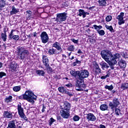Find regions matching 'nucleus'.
<instances>
[{"label":"nucleus","instance_id":"6e6552de","mask_svg":"<svg viewBox=\"0 0 128 128\" xmlns=\"http://www.w3.org/2000/svg\"><path fill=\"white\" fill-rule=\"evenodd\" d=\"M41 40L43 44H46L48 42V35L46 32H42L40 36Z\"/></svg>","mask_w":128,"mask_h":128},{"label":"nucleus","instance_id":"9d476101","mask_svg":"<svg viewBox=\"0 0 128 128\" xmlns=\"http://www.w3.org/2000/svg\"><path fill=\"white\" fill-rule=\"evenodd\" d=\"M70 104L68 102H64L62 106H60V109L64 110H68L70 112Z\"/></svg>","mask_w":128,"mask_h":128},{"label":"nucleus","instance_id":"1a4fd4ad","mask_svg":"<svg viewBox=\"0 0 128 128\" xmlns=\"http://www.w3.org/2000/svg\"><path fill=\"white\" fill-rule=\"evenodd\" d=\"M60 114L63 118H68L70 116V111L61 109L60 110Z\"/></svg>","mask_w":128,"mask_h":128},{"label":"nucleus","instance_id":"9b49d317","mask_svg":"<svg viewBox=\"0 0 128 128\" xmlns=\"http://www.w3.org/2000/svg\"><path fill=\"white\" fill-rule=\"evenodd\" d=\"M124 13L120 12V14L116 17L117 20H119L118 24L120 26H122V24H124Z\"/></svg>","mask_w":128,"mask_h":128},{"label":"nucleus","instance_id":"5701e85b","mask_svg":"<svg viewBox=\"0 0 128 128\" xmlns=\"http://www.w3.org/2000/svg\"><path fill=\"white\" fill-rule=\"evenodd\" d=\"M46 68L48 74H50L52 75L55 73L54 70H52V67H50V65L48 66H46Z\"/></svg>","mask_w":128,"mask_h":128},{"label":"nucleus","instance_id":"bb28decb","mask_svg":"<svg viewBox=\"0 0 128 128\" xmlns=\"http://www.w3.org/2000/svg\"><path fill=\"white\" fill-rule=\"evenodd\" d=\"M100 66H102V70H104L105 68H110V66H108V64L105 62H101Z\"/></svg>","mask_w":128,"mask_h":128},{"label":"nucleus","instance_id":"58836bf2","mask_svg":"<svg viewBox=\"0 0 128 128\" xmlns=\"http://www.w3.org/2000/svg\"><path fill=\"white\" fill-rule=\"evenodd\" d=\"M20 86H16L14 88H13V90L14 92H20Z\"/></svg>","mask_w":128,"mask_h":128},{"label":"nucleus","instance_id":"dca6fc26","mask_svg":"<svg viewBox=\"0 0 128 128\" xmlns=\"http://www.w3.org/2000/svg\"><path fill=\"white\" fill-rule=\"evenodd\" d=\"M76 86V88H86V84H84V80H82V82L79 80H77Z\"/></svg>","mask_w":128,"mask_h":128},{"label":"nucleus","instance_id":"423d86ee","mask_svg":"<svg viewBox=\"0 0 128 128\" xmlns=\"http://www.w3.org/2000/svg\"><path fill=\"white\" fill-rule=\"evenodd\" d=\"M66 13L63 12V13H59L56 14V21L59 24H62V22H66V18L68 16H66Z\"/></svg>","mask_w":128,"mask_h":128},{"label":"nucleus","instance_id":"e433bc0d","mask_svg":"<svg viewBox=\"0 0 128 128\" xmlns=\"http://www.w3.org/2000/svg\"><path fill=\"white\" fill-rule=\"evenodd\" d=\"M121 88L124 90H126L128 88V83H124L121 85Z\"/></svg>","mask_w":128,"mask_h":128},{"label":"nucleus","instance_id":"8fccbe9b","mask_svg":"<svg viewBox=\"0 0 128 128\" xmlns=\"http://www.w3.org/2000/svg\"><path fill=\"white\" fill-rule=\"evenodd\" d=\"M65 94H66L69 96H74V93L72 92H68L66 90Z\"/></svg>","mask_w":128,"mask_h":128},{"label":"nucleus","instance_id":"c03bdc74","mask_svg":"<svg viewBox=\"0 0 128 128\" xmlns=\"http://www.w3.org/2000/svg\"><path fill=\"white\" fill-rule=\"evenodd\" d=\"M80 118L78 115H76L73 117V120L74 122H78Z\"/></svg>","mask_w":128,"mask_h":128},{"label":"nucleus","instance_id":"6ab92c4d","mask_svg":"<svg viewBox=\"0 0 128 128\" xmlns=\"http://www.w3.org/2000/svg\"><path fill=\"white\" fill-rule=\"evenodd\" d=\"M118 66H120V68H126V61L122 60H120L118 62Z\"/></svg>","mask_w":128,"mask_h":128},{"label":"nucleus","instance_id":"49530a36","mask_svg":"<svg viewBox=\"0 0 128 128\" xmlns=\"http://www.w3.org/2000/svg\"><path fill=\"white\" fill-rule=\"evenodd\" d=\"M114 110H115V112L117 116H120V110L118 108H116Z\"/></svg>","mask_w":128,"mask_h":128},{"label":"nucleus","instance_id":"a19ab883","mask_svg":"<svg viewBox=\"0 0 128 128\" xmlns=\"http://www.w3.org/2000/svg\"><path fill=\"white\" fill-rule=\"evenodd\" d=\"M112 20V16H110V15L108 16L106 18V22H110V20Z\"/></svg>","mask_w":128,"mask_h":128},{"label":"nucleus","instance_id":"f8f14e48","mask_svg":"<svg viewBox=\"0 0 128 128\" xmlns=\"http://www.w3.org/2000/svg\"><path fill=\"white\" fill-rule=\"evenodd\" d=\"M86 118L88 122H96V117L94 116V114L92 113L86 114Z\"/></svg>","mask_w":128,"mask_h":128},{"label":"nucleus","instance_id":"c85d7f7f","mask_svg":"<svg viewBox=\"0 0 128 128\" xmlns=\"http://www.w3.org/2000/svg\"><path fill=\"white\" fill-rule=\"evenodd\" d=\"M93 27L94 28V30H96L97 32H99L100 30H102V26L100 25L98 26L96 24H94Z\"/></svg>","mask_w":128,"mask_h":128},{"label":"nucleus","instance_id":"5fc2aeb1","mask_svg":"<svg viewBox=\"0 0 128 128\" xmlns=\"http://www.w3.org/2000/svg\"><path fill=\"white\" fill-rule=\"evenodd\" d=\"M71 40L74 44H78V40H76V39H74V38L71 39Z\"/></svg>","mask_w":128,"mask_h":128},{"label":"nucleus","instance_id":"c9c22d12","mask_svg":"<svg viewBox=\"0 0 128 128\" xmlns=\"http://www.w3.org/2000/svg\"><path fill=\"white\" fill-rule=\"evenodd\" d=\"M104 88L106 90H110V92L114 90V86H112V84H111L110 86L106 85Z\"/></svg>","mask_w":128,"mask_h":128},{"label":"nucleus","instance_id":"4c0bfd02","mask_svg":"<svg viewBox=\"0 0 128 128\" xmlns=\"http://www.w3.org/2000/svg\"><path fill=\"white\" fill-rule=\"evenodd\" d=\"M112 58L114 60H118V58H120V54H116L114 56L112 55Z\"/></svg>","mask_w":128,"mask_h":128},{"label":"nucleus","instance_id":"37998d69","mask_svg":"<svg viewBox=\"0 0 128 128\" xmlns=\"http://www.w3.org/2000/svg\"><path fill=\"white\" fill-rule=\"evenodd\" d=\"M6 5V2L4 0H0V8H4Z\"/></svg>","mask_w":128,"mask_h":128},{"label":"nucleus","instance_id":"7ed1b4c3","mask_svg":"<svg viewBox=\"0 0 128 128\" xmlns=\"http://www.w3.org/2000/svg\"><path fill=\"white\" fill-rule=\"evenodd\" d=\"M90 74V72L88 70H82L80 72H77V80H79L82 82V80H84V78H88V75Z\"/></svg>","mask_w":128,"mask_h":128},{"label":"nucleus","instance_id":"a18cd8bd","mask_svg":"<svg viewBox=\"0 0 128 128\" xmlns=\"http://www.w3.org/2000/svg\"><path fill=\"white\" fill-rule=\"evenodd\" d=\"M100 36H104L106 34V32H104V30H99L98 32Z\"/></svg>","mask_w":128,"mask_h":128},{"label":"nucleus","instance_id":"f704fd0d","mask_svg":"<svg viewBox=\"0 0 128 128\" xmlns=\"http://www.w3.org/2000/svg\"><path fill=\"white\" fill-rule=\"evenodd\" d=\"M58 92H64V94H66V89L64 87H58Z\"/></svg>","mask_w":128,"mask_h":128},{"label":"nucleus","instance_id":"13d9d810","mask_svg":"<svg viewBox=\"0 0 128 128\" xmlns=\"http://www.w3.org/2000/svg\"><path fill=\"white\" fill-rule=\"evenodd\" d=\"M57 120H59V122H60V120H62V117H60V116H58Z\"/></svg>","mask_w":128,"mask_h":128},{"label":"nucleus","instance_id":"2f4dec72","mask_svg":"<svg viewBox=\"0 0 128 128\" xmlns=\"http://www.w3.org/2000/svg\"><path fill=\"white\" fill-rule=\"evenodd\" d=\"M36 74L38 76H44V71L42 70H38L36 72Z\"/></svg>","mask_w":128,"mask_h":128},{"label":"nucleus","instance_id":"ea45409f","mask_svg":"<svg viewBox=\"0 0 128 128\" xmlns=\"http://www.w3.org/2000/svg\"><path fill=\"white\" fill-rule=\"evenodd\" d=\"M110 73H108L106 75H104L100 77L101 80H106L107 78H110Z\"/></svg>","mask_w":128,"mask_h":128},{"label":"nucleus","instance_id":"2eb2a0df","mask_svg":"<svg viewBox=\"0 0 128 128\" xmlns=\"http://www.w3.org/2000/svg\"><path fill=\"white\" fill-rule=\"evenodd\" d=\"M42 62L45 66H50L48 58L46 56L44 55L42 56Z\"/></svg>","mask_w":128,"mask_h":128},{"label":"nucleus","instance_id":"39448f33","mask_svg":"<svg viewBox=\"0 0 128 128\" xmlns=\"http://www.w3.org/2000/svg\"><path fill=\"white\" fill-rule=\"evenodd\" d=\"M120 101L118 100V98H114L112 100V102H110L109 103V106L112 112H114V110L118 106H120Z\"/></svg>","mask_w":128,"mask_h":128},{"label":"nucleus","instance_id":"72a5a7b5","mask_svg":"<svg viewBox=\"0 0 128 128\" xmlns=\"http://www.w3.org/2000/svg\"><path fill=\"white\" fill-rule=\"evenodd\" d=\"M69 52H74L75 47L74 45L69 46L67 48Z\"/></svg>","mask_w":128,"mask_h":128},{"label":"nucleus","instance_id":"69168bd1","mask_svg":"<svg viewBox=\"0 0 128 128\" xmlns=\"http://www.w3.org/2000/svg\"><path fill=\"white\" fill-rule=\"evenodd\" d=\"M110 68L111 70H114V64H112V65H110Z\"/></svg>","mask_w":128,"mask_h":128},{"label":"nucleus","instance_id":"09e8293b","mask_svg":"<svg viewBox=\"0 0 128 128\" xmlns=\"http://www.w3.org/2000/svg\"><path fill=\"white\" fill-rule=\"evenodd\" d=\"M12 38H13L14 40H18L20 39V36L18 35H14Z\"/></svg>","mask_w":128,"mask_h":128},{"label":"nucleus","instance_id":"7c9ffc66","mask_svg":"<svg viewBox=\"0 0 128 128\" xmlns=\"http://www.w3.org/2000/svg\"><path fill=\"white\" fill-rule=\"evenodd\" d=\"M95 72H96V74H100L101 70L100 67L98 66V65H96L95 66Z\"/></svg>","mask_w":128,"mask_h":128},{"label":"nucleus","instance_id":"0eeeda50","mask_svg":"<svg viewBox=\"0 0 128 128\" xmlns=\"http://www.w3.org/2000/svg\"><path fill=\"white\" fill-rule=\"evenodd\" d=\"M18 114L20 116L21 118L24 120L28 121V118L26 114L24 112V108H22V106L18 104Z\"/></svg>","mask_w":128,"mask_h":128},{"label":"nucleus","instance_id":"a211bd4d","mask_svg":"<svg viewBox=\"0 0 128 128\" xmlns=\"http://www.w3.org/2000/svg\"><path fill=\"white\" fill-rule=\"evenodd\" d=\"M18 124V122L16 120H11L10 121L8 124V126L7 128H16V123Z\"/></svg>","mask_w":128,"mask_h":128},{"label":"nucleus","instance_id":"f257e3e1","mask_svg":"<svg viewBox=\"0 0 128 128\" xmlns=\"http://www.w3.org/2000/svg\"><path fill=\"white\" fill-rule=\"evenodd\" d=\"M101 56L107 62L110 66H112V64H116L118 62L114 60L112 57V52L108 50H102L100 52Z\"/></svg>","mask_w":128,"mask_h":128},{"label":"nucleus","instance_id":"412c9836","mask_svg":"<svg viewBox=\"0 0 128 128\" xmlns=\"http://www.w3.org/2000/svg\"><path fill=\"white\" fill-rule=\"evenodd\" d=\"M8 38V36L6 35V32L2 33L0 40H3V42H6V40Z\"/></svg>","mask_w":128,"mask_h":128},{"label":"nucleus","instance_id":"b1692460","mask_svg":"<svg viewBox=\"0 0 128 128\" xmlns=\"http://www.w3.org/2000/svg\"><path fill=\"white\" fill-rule=\"evenodd\" d=\"M78 16H82L83 18H86V12H84V10L80 9L78 10Z\"/></svg>","mask_w":128,"mask_h":128},{"label":"nucleus","instance_id":"ddd939ff","mask_svg":"<svg viewBox=\"0 0 128 128\" xmlns=\"http://www.w3.org/2000/svg\"><path fill=\"white\" fill-rule=\"evenodd\" d=\"M3 117L5 118H12V112L10 111H4L3 113Z\"/></svg>","mask_w":128,"mask_h":128},{"label":"nucleus","instance_id":"de8ad7c7","mask_svg":"<svg viewBox=\"0 0 128 128\" xmlns=\"http://www.w3.org/2000/svg\"><path fill=\"white\" fill-rule=\"evenodd\" d=\"M70 74L72 76H76V74H78V73L76 72V70H72L70 71Z\"/></svg>","mask_w":128,"mask_h":128},{"label":"nucleus","instance_id":"680f3d73","mask_svg":"<svg viewBox=\"0 0 128 128\" xmlns=\"http://www.w3.org/2000/svg\"><path fill=\"white\" fill-rule=\"evenodd\" d=\"M67 88H72V84H67L65 85Z\"/></svg>","mask_w":128,"mask_h":128},{"label":"nucleus","instance_id":"6e6d98bb","mask_svg":"<svg viewBox=\"0 0 128 128\" xmlns=\"http://www.w3.org/2000/svg\"><path fill=\"white\" fill-rule=\"evenodd\" d=\"M98 128H106V126L101 124H100V125L98 127Z\"/></svg>","mask_w":128,"mask_h":128},{"label":"nucleus","instance_id":"774afa93","mask_svg":"<svg viewBox=\"0 0 128 128\" xmlns=\"http://www.w3.org/2000/svg\"><path fill=\"white\" fill-rule=\"evenodd\" d=\"M70 60H74V56H72V58L69 57Z\"/></svg>","mask_w":128,"mask_h":128},{"label":"nucleus","instance_id":"864d4df0","mask_svg":"<svg viewBox=\"0 0 128 128\" xmlns=\"http://www.w3.org/2000/svg\"><path fill=\"white\" fill-rule=\"evenodd\" d=\"M76 90H77V92H82L84 90V89H82V88H78V87H76Z\"/></svg>","mask_w":128,"mask_h":128},{"label":"nucleus","instance_id":"393cba45","mask_svg":"<svg viewBox=\"0 0 128 128\" xmlns=\"http://www.w3.org/2000/svg\"><path fill=\"white\" fill-rule=\"evenodd\" d=\"M108 106L106 104H103L100 106L101 110H108Z\"/></svg>","mask_w":128,"mask_h":128},{"label":"nucleus","instance_id":"473e14b6","mask_svg":"<svg viewBox=\"0 0 128 128\" xmlns=\"http://www.w3.org/2000/svg\"><path fill=\"white\" fill-rule=\"evenodd\" d=\"M12 96H10L5 99V102L8 104V102H12Z\"/></svg>","mask_w":128,"mask_h":128},{"label":"nucleus","instance_id":"3c124183","mask_svg":"<svg viewBox=\"0 0 128 128\" xmlns=\"http://www.w3.org/2000/svg\"><path fill=\"white\" fill-rule=\"evenodd\" d=\"M14 30H12L10 32V34H9V38H10L12 40V38L14 36Z\"/></svg>","mask_w":128,"mask_h":128},{"label":"nucleus","instance_id":"338daca9","mask_svg":"<svg viewBox=\"0 0 128 128\" xmlns=\"http://www.w3.org/2000/svg\"><path fill=\"white\" fill-rule=\"evenodd\" d=\"M76 62L75 61L74 62H73L72 64L74 66H76Z\"/></svg>","mask_w":128,"mask_h":128},{"label":"nucleus","instance_id":"a878e982","mask_svg":"<svg viewBox=\"0 0 128 128\" xmlns=\"http://www.w3.org/2000/svg\"><path fill=\"white\" fill-rule=\"evenodd\" d=\"M56 50L54 48H51L48 50V54L50 56H52V54H56Z\"/></svg>","mask_w":128,"mask_h":128},{"label":"nucleus","instance_id":"e2e57ef3","mask_svg":"<svg viewBox=\"0 0 128 128\" xmlns=\"http://www.w3.org/2000/svg\"><path fill=\"white\" fill-rule=\"evenodd\" d=\"M52 76H54V78H56L58 80V76L56 75H54V74L52 75Z\"/></svg>","mask_w":128,"mask_h":128},{"label":"nucleus","instance_id":"4468645a","mask_svg":"<svg viewBox=\"0 0 128 128\" xmlns=\"http://www.w3.org/2000/svg\"><path fill=\"white\" fill-rule=\"evenodd\" d=\"M52 47L55 48H56L57 50L60 52H62V46H60V43L56 42L52 44Z\"/></svg>","mask_w":128,"mask_h":128},{"label":"nucleus","instance_id":"052dcab7","mask_svg":"<svg viewBox=\"0 0 128 128\" xmlns=\"http://www.w3.org/2000/svg\"><path fill=\"white\" fill-rule=\"evenodd\" d=\"M44 110H46V107L44 106H42V112H44Z\"/></svg>","mask_w":128,"mask_h":128},{"label":"nucleus","instance_id":"f3484780","mask_svg":"<svg viewBox=\"0 0 128 128\" xmlns=\"http://www.w3.org/2000/svg\"><path fill=\"white\" fill-rule=\"evenodd\" d=\"M12 10L10 12V14H11V16H12L14 14H18V12H20V10H18V8H16V7H14V6H12Z\"/></svg>","mask_w":128,"mask_h":128},{"label":"nucleus","instance_id":"4be33fe9","mask_svg":"<svg viewBox=\"0 0 128 128\" xmlns=\"http://www.w3.org/2000/svg\"><path fill=\"white\" fill-rule=\"evenodd\" d=\"M107 0H98V2L100 6H106Z\"/></svg>","mask_w":128,"mask_h":128},{"label":"nucleus","instance_id":"cd10ccee","mask_svg":"<svg viewBox=\"0 0 128 128\" xmlns=\"http://www.w3.org/2000/svg\"><path fill=\"white\" fill-rule=\"evenodd\" d=\"M105 28H106V30H108L111 32H114V30L112 26H108V25L106 24Z\"/></svg>","mask_w":128,"mask_h":128},{"label":"nucleus","instance_id":"20e7f679","mask_svg":"<svg viewBox=\"0 0 128 128\" xmlns=\"http://www.w3.org/2000/svg\"><path fill=\"white\" fill-rule=\"evenodd\" d=\"M28 54H30V52L26 48L21 47L19 48L18 58L20 60H24Z\"/></svg>","mask_w":128,"mask_h":128},{"label":"nucleus","instance_id":"f03ea898","mask_svg":"<svg viewBox=\"0 0 128 128\" xmlns=\"http://www.w3.org/2000/svg\"><path fill=\"white\" fill-rule=\"evenodd\" d=\"M36 96L30 90H26L25 93L19 97L20 100H25L28 102H30L32 104H34V100H36Z\"/></svg>","mask_w":128,"mask_h":128},{"label":"nucleus","instance_id":"c756f323","mask_svg":"<svg viewBox=\"0 0 128 128\" xmlns=\"http://www.w3.org/2000/svg\"><path fill=\"white\" fill-rule=\"evenodd\" d=\"M26 17L28 18H32V12L30 10H27L26 12Z\"/></svg>","mask_w":128,"mask_h":128},{"label":"nucleus","instance_id":"0e129e2a","mask_svg":"<svg viewBox=\"0 0 128 128\" xmlns=\"http://www.w3.org/2000/svg\"><path fill=\"white\" fill-rule=\"evenodd\" d=\"M96 8L95 6H91V7H90V8H88V10H92V8Z\"/></svg>","mask_w":128,"mask_h":128},{"label":"nucleus","instance_id":"79ce46f5","mask_svg":"<svg viewBox=\"0 0 128 128\" xmlns=\"http://www.w3.org/2000/svg\"><path fill=\"white\" fill-rule=\"evenodd\" d=\"M56 121V120L54 119V118H50V120H48L49 125L50 126H51L52 124H54V122Z\"/></svg>","mask_w":128,"mask_h":128},{"label":"nucleus","instance_id":"aec40b11","mask_svg":"<svg viewBox=\"0 0 128 128\" xmlns=\"http://www.w3.org/2000/svg\"><path fill=\"white\" fill-rule=\"evenodd\" d=\"M10 68L11 72H14L16 70V64L14 62H12L10 64Z\"/></svg>","mask_w":128,"mask_h":128},{"label":"nucleus","instance_id":"603ef678","mask_svg":"<svg viewBox=\"0 0 128 128\" xmlns=\"http://www.w3.org/2000/svg\"><path fill=\"white\" fill-rule=\"evenodd\" d=\"M6 76V74L4 72H0V78H2V77Z\"/></svg>","mask_w":128,"mask_h":128},{"label":"nucleus","instance_id":"bf43d9fd","mask_svg":"<svg viewBox=\"0 0 128 128\" xmlns=\"http://www.w3.org/2000/svg\"><path fill=\"white\" fill-rule=\"evenodd\" d=\"M75 62H76V64H80V62H81L80 61L78 60V59H76V60H75Z\"/></svg>","mask_w":128,"mask_h":128},{"label":"nucleus","instance_id":"4d7b16f0","mask_svg":"<svg viewBox=\"0 0 128 128\" xmlns=\"http://www.w3.org/2000/svg\"><path fill=\"white\" fill-rule=\"evenodd\" d=\"M77 52L78 54H82V52L80 49H78Z\"/></svg>","mask_w":128,"mask_h":128}]
</instances>
